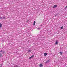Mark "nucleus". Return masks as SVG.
<instances>
[{
  "label": "nucleus",
  "mask_w": 67,
  "mask_h": 67,
  "mask_svg": "<svg viewBox=\"0 0 67 67\" xmlns=\"http://www.w3.org/2000/svg\"><path fill=\"white\" fill-rule=\"evenodd\" d=\"M49 60H48V61H47L46 62V63H49Z\"/></svg>",
  "instance_id": "obj_8"
},
{
  "label": "nucleus",
  "mask_w": 67,
  "mask_h": 67,
  "mask_svg": "<svg viewBox=\"0 0 67 67\" xmlns=\"http://www.w3.org/2000/svg\"><path fill=\"white\" fill-rule=\"evenodd\" d=\"M60 54L62 55L63 54V52H60Z\"/></svg>",
  "instance_id": "obj_5"
},
{
  "label": "nucleus",
  "mask_w": 67,
  "mask_h": 67,
  "mask_svg": "<svg viewBox=\"0 0 67 67\" xmlns=\"http://www.w3.org/2000/svg\"><path fill=\"white\" fill-rule=\"evenodd\" d=\"M28 52H31V50H28Z\"/></svg>",
  "instance_id": "obj_12"
},
{
  "label": "nucleus",
  "mask_w": 67,
  "mask_h": 67,
  "mask_svg": "<svg viewBox=\"0 0 67 67\" xmlns=\"http://www.w3.org/2000/svg\"><path fill=\"white\" fill-rule=\"evenodd\" d=\"M2 54H4L5 53H4V51H3L2 52Z\"/></svg>",
  "instance_id": "obj_13"
},
{
  "label": "nucleus",
  "mask_w": 67,
  "mask_h": 67,
  "mask_svg": "<svg viewBox=\"0 0 67 67\" xmlns=\"http://www.w3.org/2000/svg\"><path fill=\"white\" fill-rule=\"evenodd\" d=\"M43 66V65L42 64H40L39 65V66L40 67H42Z\"/></svg>",
  "instance_id": "obj_1"
},
{
  "label": "nucleus",
  "mask_w": 67,
  "mask_h": 67,
  "mask_svg": "<svg viewBox=\"0 0 67 67\" xmlns=\"http://www.w3.org/2000/svg\"><path fill=\"white\" fill-rule=\"evenodd\" d=\"M65 8H67V6L65 7Z\"/></svg>",
  "instance_id": "obj_19"
},
{
  "label": "nucleus",
  "mask_w": 67,
  "mask_h": 67,
  "mask_svg": "<svg viewBox=\"0 0 67 67\" xmlns=\"http://www.w3.org/2000/svg\"><path fill=\"white\" fill-rule=\"evenodd\" d=\"M63 29V26H62V27H61V29Z\"/></svg>",
  "instance_id": "obj_15"
},
{
  "label": "nucleus",
  "mask_w": 67,
  "mask_h": 67,
  "mask_svg": "<svg viewBox=\"0 0 67 67\" xmlns=\"http://www.w3.org/2000/svg\"><path fill=\"white\" fill-rule=\"evenodd\" d=\"M0 67H2V66H0Z\"/></svg>",
  "instance_id": "obj_21"
},
{
  "label": "nucleus",
  "mask_w": 67,
  "mask_h": 67,
  "mask_svg": "<svg viewBox=\"0 0 67 67\" xmlns=\"http://www.w3.org/2000/svg\"><path fill=\"white\" fill-rule=\"evenodd\" d=\"M58 44V41L57 40L56 42H55V45H57Z\"/></svg>",
  "instance_id": "obj_4"
},
{
  "label": "nucleus",
  "mask_w": 67,
  "mask_h": 67,
  "mask_svg": "<svg viewBox=\"0 0 67 67\" xmlns=\"http://www.w3.org/2000/svg\"><path fill=\"white\" fill-rule=\"evenodd\" d=\"M14 67H18V65H15L14 66Z\"/></svg>",
  "instance_id": "obj_14"
},
{
  "label": "nucleus",
  "mask_w": 67,
  "mask_h": 67,
  "mask_svg": "<svg viewBox=\"0 0 67 67\" xmlns=\"http://www.w3.org/2000/svg\"><path fill=\"white\" fill-rule=\"evenodd\" d=\"M33 57H34V55H32V56H31L29 58V59H31V58H33Z\"/></svg>",
  "instance_id": "obj_2"
},
{
  "label": "nucleus",
  "mask_w": 67,
  "mask_h": 67,
  "mask_svg": "<svg viewBox=\"0 0 67 67\" xmlns=\"http://www.w3.org/2000/svg\"><path fill=\"white\" fill-rule=\"evenodd\" d=\"M2 52V50L0 51V53H1Z\"/></svg>",
  "instance_id": "obj_16"
},
{
  "label": "nucleus",
  "mask_w": 67,
  "mask_h": 67,
  "mask_svg": "<svg viewBox=\"0 0 67 67\" xmlns=\"http://www.w3.org/2000/svg\"><path fill=\"white\" fill-rule=\"evenodd\" d=\"M35 23H36L35 21H34V25H35Z\"/></svg>",
  "instance_id": "obj_9"
},
{
  "label": "nucleus",
  "mask_w": 67,
  "mask_h": 67,
  "mask_svg": "<svg viewBox=\"0 0 67 67\" xmlns=\"http://www.w3.org/2000/svg\"><path fill=\"white\" fill-rule=\"evenodd\" d=\"M5 19V17H3V19Z\"/></svg>",
  "instance_id": "obj_10"
},
{
  "label": "nucleus",
  "mask_w": 67,
  "mask_h": 67,
  "mask_svg": "<svg viewBox=\"0 0 67 67\" xmlns=\"http://www.w3.org/2000/svg\"><path fill=\"white\" fill-rule=\"evenodd\" d=\"M57 7V5H54V6H53V8H56Z\"/></svg>",
  "instance_id": "obj_3"
},
{
  "label": "nucleus",
  "mask_w": 67,
  "mask_h": 67,
  "mask_svg": "<svg viewBox=\"0 0 67 67\" xmlns=\"http://www.w3.org/2000/svg\"><path fill=\"white\" fill-rule=\"evenodd\" d=\"M65 10H66V7L65 8Z\"/></svg>",
  "instance_id": "obj_18"
},
{
  "label": "nucleus",
  "mask_w": 67,
  "mask_h": 67,
  "mask_svg": "<svg viewBox=\"0 0 67 67\" xmlns=\"http://www.w3.org/2000/svg\"><path fill=\"white\" fill-rule=\"evenodd\" d=\"M38 29H39V30H40V28H38Z\"/></svg>",
  "instance_id": "obj_17"
},
{
  "label": "nucleus",
  "mask_w": 67,
  "mask_h": 67,
  "mask_svg": "<svg viewBox=\"0 0 67 67\" xmlns=\"http://www.w3.org/2000/svg\"><path fill=\"white\" fill-rule=\"evenodd\" d=\"M2 27V24L0 23V28Z\"/></svg>",
  "instance_id": "obj_7"
},
{
  "label": "nucleus",
  "mask_w": 67,
  "mask_h": 67,
  "mask_svg": "<svg viewBox=\"0 0 67 67\" xmlns=\"http://www.w3.org/2000/svg\"><path fill=\"white\" fill-rule=\"evenodd\" d=\"M2 56V54L1 53H0V57Z\"/></svg>",
  "instance_id": "obj_11"
},
{
  "label": "nucleus",
  "mask_w": 67,
  "mask_h": 67,
  "mask_svg": "<svg viewBox=\"0 0 67 67\" xmlns=\"http://www.w3.org/2000/svg\"><path fill=\"white\" fill-rule=\"evenodd\" d=\"M0 19H2V17H0Z\"/></svg>",
  "instance_id": "obj_20"
},
{
  "label": "nucleus",
  "mask_w": 67,
  "mask_h": 67,
  "mask_svg": "<svg viewBox=\"0 0 67 67\" xmlns=\"http://www.w3.org/2000/svg\"><path fill=\"white\" fill-rule=\"evenodd\" d=\"M44 56H46L47 55V53H45L44 54Z\"/></svg>",
  "instance_id": "obj_6"
}]
</instances>
